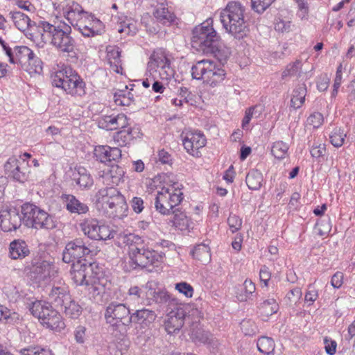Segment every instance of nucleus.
Wrapping results in <instances>:
<instances>
[{
	"label": "nucleus",
	"mask_w": 355,
	"mask_h": 355,
	"mask_svg": "<svg viewBox=\"0 0 355 355\" xmlns=\"http://www.w3.org/2000/svg\"><path fill=\"white\" fill-rule=\"evenodd\" d=\"M71 279L77 286H89L94 296H102L110 284L103 267L96 263L72 264Z\"/></svg>",
	"instance_id": "nucleus-1"
},
{
	"label": "nucleus",
	"mask_w": 355,
	"mask_h": 355,
	"mask_svg": "<svg viewBox=\"0 0 355 355\" xmlns=\"http://www.w3.org/2000/svg\"><path fill=\"white\" fill-rule=\"evenodd\" d=\"M123 243L128 247L129 264L132 269L144 268L163 261L164 252L146 248L144 240L138 235L125 234Z\"/></svg>",
	"instance_id": "nucleus-2"
},
{
	"label": "nucleus",
	"mask_w": 355,
	"mask_h": 355,
	"mask_svg": "<svg viewBox=\"0 0 355 355\" xmlns=\"http://www.w3.org/2000/svg\"><path fill=\"white\" fill-rule=\"evenodd\" d=\"M95 205L98 212L107 218L122 219L128 216L125 198L115 187L99 189L96 193Z\"/></svg>",
	"instance_id": "nucleus-3"
},
{
	"label": "nucleus",
	"mask_w": 355,
	"mask_h": 355,
	"mask_svg": "<svg viewBox=\"0 0 355 355\" xmlns=\"http://www.w3.org/2000/svg\"><path fill=\"white\" fill-rule=\"evenodd\" d=\"M245 7L239 1H230L220 12V21L227 33L236 39L245 37L248 31Z\"/></svg>",
	"instance_id": "nucleus-4"
},
{
	"label": "nucleus",
	"mask_w": 355,
	"mask_h": 355,
	"mask_svg": "<svg viewBox=\"0 0 355 355\" xmlns=\"http://www.w3.org/2000/svg\"><path fill=\"white\" fill-rule=\"evenodd\" d=\"M212 19H208L192 31L191 47L199 53L217 55L220 37L213 27Z\"/></svg>",
	"instance_id": "nucleus-5"
},
{
	"label": "nucleus",
	"mask_w": 355,
	"mask_h": 355,
	"mask_svg": "<svg viewBox=\"0 0 355 355\" xmlns=\"http://www.w3.org/2000/svg\"><path fill=\"white\" fill-rule=\"evenodd\" d=\"M53 87L62 89L66 94L82 98L86 94V83L83 78L69 65H62L51 77Z\"/></svg>",
	"instance_id": "nucleus-6"
},
{
	"label": "nucleus",
	"mask_w": 355,
	"mask_h": 355,
	"mask_svg": "<svg viewBox=\"0 0 355 355\" xmlns=\"http://www.w3.org/2000/svg\"><path fill=\"white\" fill-rule=\"evenodd\" d=\"M40 27L51 39V44L61 53H74L76 40L71 36V27L64 21L50 24L46 21H40Z\"/></svg>",
	"instance_id": "nucleus-7"
},
{
	"label": "nucleus",
	"mask_w": 355,
	"mask_h": 355,
	"mask_svg": "<svg viewBox=\"0 0 355 355\" xmlns=\"http://www.w3.org/2000/svg\"><path fill=\"white\" fill-rule=\"evenodd\" d=\"M24 225L35 230L51 231L58 226L55 217L33 203L25 202L20 207Z\"/></svg>",
	"instance_id": "nucleus-8"
},
{
	"label": "nucleus",
	"mask_w": 355,
	"mask_h": 355,
	"mask_svg": "<svg viewBox=\"0 0 355 355\" xmlns=\"http://www.w3.org/2000/svg\"><path fill=\"white\" fill-rule=\"evenodd\" d=\"M191 73L193 79L202 80L205 84L211 87L220 85L226 76L223 69L209 60L197 62L192 66Z\"/></svg>",
	"instance_id": "nucleus-9"
},
{
	"label": "nucleus",
	"mask_w": 355,
	"mask_h": 355,
	"mask_svg": "<svg viewBox=\"0 0 355 355\" xmlns=\"http://www.w3.org/2000/svg\"><path fill=\"white\" fill-rule=\"evenodd\" d=\"M31 314L37 318L41 324L52 330L61 331L65 324L61 315L54 309L49 302L35 301L30 307Z\"/></svg>",
	"instance_id": "nucleus-10"
},
{
	"label": "nucleus",
	"mask_w": 355,
	"mask_h": 355,
	"mask_svg": "<svg viewBox=\"0 0 355 355\" xmlns=\"http://www.w3.org/2000/svg\"><path fill=\"white\" fill-rule=\"evenodd\" d=\"M183 198V193L178 184H173L170 188L164 187L157 191L155 198V208L162 215L168 216L175 211Z\"/></svg>",
	"instance_id": "nucleus-11"
},
{
	"label": "nucleus",
	"mask_w": 355,
	"mask_h": 355,
	"mask_svg": "<svg viewBox=\"0 0 355 355\" xmlns=\"http://www.w3.org/2000/svg\"><path fill=\"white\" fill-rule=\"evenodd\" d=\"M96 251L88 241L82 238H76L68 242L62 252V260L67 263L74 264L85 263L83 259L86 256H93Z\"/></svg>",
	"instance_id": "nucleus-12"
},
{
	"label": "nucleus",
	"mask_w": 355,
	"mask_h": 355,
	"mask_svg": "<svg viewBox=\"0 0 355 355\" xmlns=\"http://www.w3.org/2000/svg\"><path fill=\"white\" fill-rule=\"evenodd\" d=\"M147 71L153 76L158 73L162 80H168L173 76L174 70L166 49L157 48L153 51L147 64Z\"/></svg>",
	"instance_id": "nucleus-13"
},
{
	"label": "nucleus",
	"mask_w": 355,
	"mask_h": 355,
	"mask_svg": "<svg viewBox=\"0 0 355 355\" xmlns=\"http://www.w3.org/2000/svg\"><path fill=\"white\" fill-rule=\"evenodd\" d=\"M131 313L129 307L117 302H110L106 307L104 316L106 323L114 330L129 326L131 324Z\"/></svg>",
	"instance_id": "nucleus-14"
},
{
	"label": "nucleus",
	"mask_w": 355,
	"mask_h": 355,
	"mask_svg": "<svg viewBox=\"0 0 355 355\" xmlns=\"http://www.w3.org/2000/svg\"><path fill=\"white\" fill-rule=\"evenodd\" d=\"M82 232L89 239L95 241H106L114 239L116 232L110 226L96 218H85L80 223Z\"/></svg>",
	"instance_id": "nucleus-15"
},
{
	"label": "nucleus",
	"mask_w": 355,
	"mask_h": 355,
	"mask_svg": "<svg viewBox=\"0 0 355 355\" xmlns=\"http://www.w3.org/2000/svg\"><path fill=\"white\" fill-rule=\"evenodd\" d=\"M28 162L20 161L16 156H11L4 164V171L10 180L25 183L29 179L31 171Z\"/></svg>",
	"instance_id": "nucleus-16"
},
{
	"label": "nucleus",
	"mask_w": 355,
	"mask_h": 355,
	"mask_svg": "<svg viewBox=\"0 0 355 355\" xmlns=\"http://www.w3.org/2000/svg\"><path fill=\"white\" fill-rule=\"evenodd\" d=\"M189 304H176L168 311L167 320L164 322L165 329L168 334L178 332L184 324V320L190 312Z\"/></svg>",
	"instance_id": "nucleus-17"
},
{
	"label": "nucleus",
	"mask_w": 355,
	"mask_h": 355,
	"mask_svg": "<svg viewBox=\"0 0 355 355\" xmlns=\"http://www.w3.org/2000/svg\"><path fill=\"white\" fill-rule=\"evenodd\" d=\"M53 5L56 10H62L64 17L74 28H77L80 21L83 20L87 13L80 4L74 1L66 3L64 2L58 3L53 1Z\"/></svg>",
	"instance_id": "nucleus-18"
},
{
	"label": "nucleus",
	"mask_w": 355,
	"mask_h": 355,
	"mask_svg": "<svg viewBox=\"0 0 355 355\" xmlns=\"http://www.w3.org/2000/svg\"><path fill=\"white\" fill-rule=\"evenodd\" d=\"M182 144L188 153L196 157L201 156L200 148L207 143L204 134L200 131H188L181 135Z\"/></svg>",
	"instance_id": "nucleus-19"
},
{
	"label": "nucleus",
	"mask_w": 355,
	"mask_h": 355,
	"mask_svg": "<svg viewBox=\"0 0 355 355\" xmlns=\"http://www.w3.org/2000/svg\"><path fill=\"white\" fill-rule=\"evenodd\" d=\"M76 29L85 37H94L104 33L105 25L94 15L87 12Z\"/></svg>",
	"instance_id": "nucleus-20"
},
{
	"label": "nucleus",
	"mask_w": 355,
	"mask_h": 355,
	"mask_svg": "<svg viewBox=\"0 0 355 355\" xmlns=\"http://www.w3.org/2000/svg\"><path fill=\"white\" fill-rule=\"evenodd\" d=\"M24 223V216L15 207L0 210V227L3 232L15 231Z\"/></svg>",
	"instance_id": "nucleus-21"
},
{
	"label": "nucleus",
	"mask_w": 355,
	"mask_h": 355,
	"mask_svg": "<svg viewBox=\"0 0 355 355\" xmlns=\"http://www.w3.org/2000/svg\"><path fill=\"white\" fill-rule=\"evenodd\" d=\"M119 131L113 135L114 143L121 147L130 145L134 139L141 138L143 135L141 128L139 125H130L128 124L124 128H119Z\"/></svg>",
	"instance_id": "nucleus-22"
},
{
	"label": "nucleus",
	"mask_w": 355,
	"mask_h": 355,
	"mask_svg": "<svg viewBox=\"0 0 355 355\" xmlns=\"http://www.w3.org/2000/svg\"><path fill=\"white\" fill-rule=\"evenodd\" d=\"M54 268L53 263L50 261L35 260L32 262L29 276L36 283H41L51 276V273L54 272Z\"/></svg>",
	"instance_id": "nucleus-23"
},
{
	"label": "nucleus",
	"mask_w": 355,
	"mask_h": 355,
	"mask_svg": "<svg viewBox=\"0 0 355 355\" xmlns=\"http://www.w3.org/2000/svg\"><path fill=\"white\" fill-rule=\"evenodd\" d=\"M146 296L147 297V305H150L152 302H154L160 306H166L167 311L171 310V308L176 306V304H179L178 300L166 290L156 291L155 289L150 288L146 292Z\"/></svg>",
	"instance_id": "nucleus-24"
},
{
	"label": "nucleus",
	"mask_w": 355,
	"mask_h": 355,
	"mask_svg": "<svg viewBox=\"0 0 355 355\" xmlns=\"http://www.w3.org/2000/svg\"><path fill=\"white\" fill-rule=\"evenodd\" d=\"M129 119L124 114L102 115L97 119L98 127L107 131H112L124 128L128 124Z\"/></svg>",
	"instance_id": "nucleus-25"
},
{
	"label": "nucleus",
	"mask_w": 355,
	"mask_h": 355,
	"mask_svg": "<svg viewBox=\"0 0 355 355\" xmlns=\"http://www.w3.org/2000/svg\"><path fill=\"white\" fill-rule=\"evenodd\" d=\"M124 175L123 168L117 164H114L107 170H104L100 177L102 178L104 184L114 187L123 180Z\"/></svg>",
	"instance_id": "nucleus-26"
},
{
	"label": "nucleus",
	"mask_w": 355,
	"mask_h": 355,
	"mask_svg": "<svg viewBox=\"0 0 355 355\" xmlns=\"http://www.w3.org/2000/svg\"><path fill=\"white\" fill-rule=\"evenodd\" d=\"M71 295L68 288L64 286H53L49 293V300L50 304H53L56 307H62L69 302Z\"/></svg>",
	"instance_id": "nucleus-27"
},
{
	"label": "nucleus",
	"mask_w": 355,
	"mask_h": 355,
	"mask_svg": "<svg viewBox=\"0 0 355 355\" xmlns=\"http://www.w3.org/2000/svg\"><path fill=\"white\" fill-rule=\"evenodd\" d=\"M71 178L81 189H89L94 184L90 173L80 166L74 168Z\"/></svg>",
	"instance_id": "nucleus-28"
},
{
	"label": "nucleus",
	"mask_w": 355,
	"mask_h": 355,
	"mask_svg": "<svg viewBox=\"0 0 355 355\" xmlns=\"http://www.w3.org/2000/svg\"><path fill=\"white\" fill-rule=\"evenodd\" d=\"M153 15L158 21L163 24H171L175 20V15L168 8L166 0H158L153 11Z\"/></svg>",
	"instance_id": "nucleus-29"
},
{
	"label": "nucleus",
	"mask_w": 355,
	"mask_h": 355,
	"mask_svg": "<svg viewBox=\"0 0 355 355\" xmlns=\"http://www.w3.org/2000/svg\"><path fill=\"white\" fill-rule=\"evenodd\" d=\"M106 58L111 68L117 73H121L123 70L121 59V50L116 45H108L106 47Z\"/></svg>",
	"instance_id": "nucleus-30"
},
{
	"label": "nucleus",
	"mask_w": 355,
	"mask_h": 355,
	"mask_svg": "<svg viewBox=\"0 0 355 355\" xmlns=\"http://www.w3.org/2000/svg\"><path fill=\"white\" fill-rule=\"evenodd\" d=\"M65 202L66 209L71 214H84L89 211V207L86 203L80 201L76 196L70 194L62 196Z\"/></svg>",
	"instance_id": "nucleus-31"
},
{
	"label": "nucleus",
	"mask_w": 355,
	"mask_h": 355,
	"mask_svg": "<svg viewBox=\"0 0 355 355\" xmlns=\"http://www.w3.org/2000/svg\"><path fill=\"white\" fill-rule=\"evenodd\" d=\"M29 254V248L24 240H14L10 243L9 254L12 259H22Z\"/></svg>",
	"instance_id": "nucleus-32"
},
{
	"label": "nucleus",
	"mask_w": 355,
	"mask_h": 355,
	"mask_svg": "<svg viewBox=\"0 0 355 355\" xmlns=\"http://www.w3.org/2000/svg\"><path fill=\"white\" fill-rule=\"evenodd\" d=\"M8 17L15 27L22 32L28 31L34 26L28 16L20 11H11Z\"/></svg>",
	"instance_id": "nucleus-33"
},
{
	"label": "nucleus",
	"mask_w": 355,
	"mask_h": 355,
	"mask_svg": "<svg viewBox=\"0 0 355 355\" xmlns=\"http://www.w3.org/2000/svg\"><path fill=\"white\" fill-rule=\"evenodd\" d=\"M258 312L266 317L271 316L279 310V304L274 297H268L267 299H262L257 304Z\"/></svg>",
	"instance_id": "nucleus-34"
},
{
	"label": "nucleus",
	"mask_w": 355,
	"mask_h": 355,
	"mask_svg": "<svg viewBox=\"0 0 355 355\" xmlns=\"http://www.w3.org/2000/svg\"><path fill=\"white\" fill-rule=\"evenodd\" d=\"M130 317L132 318L131 323L135 322L147 326L155 320L156 314L155 311L152 310L141 309L132 313Z\"/></svg>",
	"instance_id": "nucleus-35"
},
{
	"label": "nucleus",
	"mask_w": 355,
	"mask_h": 355,
	"mask_svg": "<svg viewBox=\"0 0 355 355\" xmlns=\"http://www.w3.org/2000/svg\"><path fill=\"white\" fill-rule=\"evenodd\" d=\"M307 89L304 83L300 84L294 88L291 95V107L294 110L300 108L305 102Z\"/></svg>",
	"instance_id": "nucleus-36"
},
{
	"label": "nucleus",
	"mask_w": 355,
	"mask_h": 355,
	"mask_svg": "<svg viewBox=\"0 0 355 355\" xmlns=\"http://www.w3.org/2000/svg\"><path fill=\"white\" fill-rule=\"evenodd\" d=\"M171 214L174 215L172 223L175 228L180 231H186L189 229L192 221L184 211H181L179 209H175Z\"/></svg>",
	"instance_id": "nucleus-37"
},
{
	"label": "nucleus",
	"mask_w": 355,
	"mask_h": 355,
	"mask_svg": "<svg viewBox=\"0 0 355 355\" xmlns=\"http://www.w3.org/2000/svg\"><path fill=\"white\" fill-rule=\"evenodd\" d=\"M190 254L193 258L200 261L203 264L211 260L210 248L208 244L204 243L195 245Z\"/></svg>",
	"instance_id": "nucleus-38"
},
{
	"label": "nucleus",
	"mask_w": 355,
	"mask_h": 355,
	"mask_svg": "<svg viewBox=\"0 0 355 355\" xmlns=\"http://www.w3.org/2000/svg\"><path fill=\"white\" fill-rule=\"evenodd\" d=\"M14 52L13 64H19L22 68L26 67L30 56L33 55V51L26 46H15Z\"/></svg>",
	"instance_id": "nucleus-39"
},
{
	"label": "nucleus",
	"mask_w": 355,
	"mask_h": 355,
	"mask_svg": "<svg viewBox=\"0 0 355 355\" xmlns=\"http://www.w3.org/2000/svg\"><path fill=\"white\" fill-rule=\"evenodd\" d=\"M263 177L257 169L250 170L245 178V182L250 190H259L263 185Z\"/></svg>",
	"instance_id": "nucleus-40"
},
{
	"label": "nucleus",
	"mask_w": 355,
	"mask_h": 355,
	"mask_svg": "<svg viewBox=\"0 0 355 355\" xmlns=\"http://www.w3.org/2000/svg\"><path fill=\"white\" fill-rule=\"evenodd\" d=\"M255 291V284L251 279H247L236 293V297L240 302H247L252 298Z\"/></svg>",
	"instance_id": "nucleus-41"
},
{
	"label": "nucleus",
	"mask_w": 355,
	"mask_h": 355,
	"mask_svg": "<svg viewBox=\"0 0 355 355\" xmlns=\"http://www.w3.org/2000/svg\"><path fill=\"white\" fill-rule=\"evenodd\" d=\"M28 38L35 44L37 48H43L46 44V33L42 28L38 26H34L28 31Z\"/></svg>",
	"instance_id": "nucleus-42"
},
{
	"label": "nucleus",
	"mask_w": 355,
	"mask_h": 355,
	"mask_svg": "<svg viewBox=\"0 0 355 355\" xmlns=\"http://www.w3.org/2000/svg\"><path fill=\"white\" fill-rule=\"evenodd\" d=\"M258 350L266 355H273L275 344L274 340L268 336L260 337L257 343Z\"/></svg>",
	"instance_id": "nucleus-43"
},
{
	"label": "nucleus",
	"mask_w": 355,
	"mask_h": 355,
	"mask_svg": "<svg viewBox=\"0 0 355 355\" xmlns=\"http://www.w3.org/2000/svg\"><path fill=\"white\" fill-rule=\"evenodd\" d=\"M128 86L125 89L118 90L114 94V101L117 105L129 106L133 101V94L128 91Z\"/></svg>",
	"instance_id": "nucleus-44"
},
{
	"label": "nucleus",
	"mask_w": 355,
	"mask_h": 355,
	"mask_svg": "<svg viewBox=\"0 0 355 355\" xmlns=\"http://www.w3.org/2000/svg\"><path fill=\"white\" fill-rule=\"evenodd\" d=\"M302 64L300 60H296L294 62L287 64L286 69L282 73V78L286 79L288 77H300L302 73Z\"/></svg>",
	"instance_id": "nucleus-45"
},
{
	"label": "nucleus",
	"mask_w": 355,
	"mask_h": 355,
	"mask_svg": "<svg viewBox=\"0 0 355 355\" xmlns=\"http://www.w3.org/2000/svg\"><path fill=\"white\" fill-rule=\"evenodd\" d=\"M62 307H64V313L65 315L71 319L78 318L82 313L83 311L82 307L74 300H71V297L70 298L69 302H68L67 304H65Z\"/></svg>",
	"instance_id": "nucleus-46"
},
{
	"label": "nucleus",
	"mask_w": 355,
	"mask_h": 355,
	"mask_svg": "<svg viewBox=\"0 0 355 355\" xmlns=\"http://www.w3.org/2000/svg\"><path fill=\"white\" fill-rule=\"evenodd\" d=\"M189 334L194 342L206 343L209 338L207 332L200 327V324H193Z\"/></svg>",
	"instance_id": "nucleus-47"
},
{
	"label": "nucleus",
	"mask_w": 355,
	"mask_h": 355,
	"mask_svg": "<svg viewBox=\"0 0 355 355\" xmlns=\"http://www.w3.org/2000/svg\"><path fill=\"white\" fill-rule=\"evenodd\" d=\"M347 137V133L341 128L336 127L329 135L331 144L336 148L341 147Z\"/></svg>",
	"instance_id": "nucleus-48"
},
{
	"label": "nucleus",
	"mask_w": 355,
	"mask_h": 355,
	"mask_svg": "<svg viewBox=\"0 0 355 355\" xmlns=\"http://www.w3.org/2000/svg\"><path fill=\"white\" fill-rule=\"evenodd\" d=\"M21 355H54L53 352L48 347L42 346H29L19 350Z\"/></svg>",
	"instance_id": "nucleus-49"
},
{
	"label": "nucleus",
	"mask_w": 355,
	"mask_h": 355,
	"mask_svg": "<svg viewBox=\"0 0 355 355\" xmlns=\"http://www.w3.org/2000/svg\"><path fill=\"white\" fill-rule=\"evenodd\" d=\"M29 60L27 62L26 67L24 68L28 71L29 73H38L40 74L43 71V62L40 58L35 56L33 53V55L30 56Z\"/></svg>",
	"instance_id": "nucleus-50"
},
{
	"label": "nucleus",
	"mask_w": 355,
	"mask_h": 355,
	"mask_svg": "<svg viewBox=\"0 0 355 355\" xmlns=\"http://www.w3.org/2000/svg\"><path fill=\"white\" fill-rule=\"evenodd\" d=\"M288 145L282 141H277L272 144L271 153L278 159H284L288 155Z\"/></svg>",
	"instance_id": "nucleus-51"
},
{
	"label": "nucleus",
	"mask_w": 355,
	"mask_h": 355,
	"mask_svg": "<svg viewBox=\"0 0 355 355\" xmlns=\"http://www.w3.org/2000/svg\"><path fill=\"white\" fill-rule=\"evenodd\" d=\"M110 151L109 146H97L94 148V155L96 160L102 163L110 162Z\"/></svg>",
	"instance_id": "nucleus-52"
},
{
	"label": "nucleus",
	"mask_w": 355,
	"mask_h": 355,
	"mask_svg": "<svg viewBox=\"0 0 355 355\" xmlns=\"http://www.w3.org/2000/svg\"><path fill=\"white\" fill-rule=\"evenodd\" d=\"M151 245L155 248V250L158 252L161 249L159 252H164V254L168 250L175 249V244L173 242L158 237L152 240Z\"/></svg>",
	"instance_id": "nucleus-53"
},
{
	"label": "nucleus",
	"mask_w": 355,
	"mask_h": 355,
	"mask_svg": "<svg viewBox=\"0 0 355 355\" xmlns=\"http://www.w3.org/2000/svg\"><path fill=\"white\" fill-rule=\"evenodd\" d=\"M144 295H146V293L137 286H131L128 291V300L137 303L145 304L143 301Z\"/></svg>",
	"instance_id": "nucleus-54"
},
{
	"label": "nucleus",
	"mask_w": 355,
	"mask_h": 355,
	"mask_svg": "<svg viewBox=\"0 0 355 355\" xmlns=\"http://www.w3.org/2000/svg\"><path fill=\"white\" fill-rule=\"evenodd\" d=\"M242 218L234 214H230L227 218V224L232 233H235L242 227Z\"/></svg>",
	"instance_id": "nucleus-55"
},
{
	"label": "nucleus",
	"mask_w": 355,
	"mask_h": 355,
	"mask_svg": "<svg viewBox=\"0 0 355 355\" xmlns=\"http://www.w3.org/2000/svg\"><path fill=\"white\" fill-rule=\"evenodd\" d=\"M275 29L279 33H288L291 31V21L282 19L276 18L274 21Z\"/></svg>",
	"instance_id": "nucleus-56"
},
{
	"label": "nucleus",
	"mask_w": 355,
	"mask_h": 355,
	"mask_svg": "<svg viewBox=\"0 0 355 355\" xmlns=\"http://www.w3.org/2000/svg\"><path fill=\"white\" fill-rule=\"evenodd\" d=\"M240 324L241 331L245 336H253L257 331L255 323L251 320H243Z\"/></svg>",
	"instance_id": "nucleus-57"
},
{
	"label": "nucleus",
	"mask_w": 355,
	"mask_h": 355,
	"mask_svg": "<svg viewBox=\"0 0 355 355\" xmlns=\"http://www.w3.org/2000/svg\"><path fill=\"white\" fill-rule=\"evenodd\" d=\"M315 225L318 229V234L320 236H324L328 234L331 230V224L329 218L318 220Z\"/></svg>",
	"instance_id": "nucleus-58"
},
{
	"label": "nucleus",
	"mask_w": 355,
	"mask_h": 355,
	"mask_svg": "<svg viewBox=\"0 0 355 355\" xmlns=\"http://www.w3.org/2000/svg\"><path fill=\"white\" fill-rule=\"evenodd\" d=\"M275 0H252V8L257 13H263Z\"/></svg>",
	"instance_id": "nucleus-59"
},
{
	"label": "nucleus",
	"mask_w": 355,
	"mask_h": 355,
	"mask_svg": "<svg viewBox=\"0 0 355 355\" xmlns=\"http://www.w3.org/2000/svg\"><path fill=\"white\" fill-rule=\"evenodd\" d=\"M323 122V115L318 112L312 113L307 119V123L312 125L313 128H318L322 125Z\"/></svg>",
	"instance_id": "nucleus-60"
},
{
	"label": "nucleus",
	"mask_w": 355,
	"mask_h": 355,
	"mask_svg": "<svg viewBox=\"0 0 355 355\" xmlns=\"http://www.w3.org/2000/svg\"><path fill=\"white\" fill-rule=\"evenodd\" d=\"M271 272L268 266L266 265L261 266L259 270V279L262 284V287H268L269 282L271 279Z\"/></svg>",
	"instance_id": "nucleus-61"
},
{
	"label": "nucleus",
	"mask_w": 355,
	"mask_h": 355,
	"mask_svg": "<svg viewBox=\"0 0 355 355\" xmlns=\"http://www.w3.org/2000/svg\"><path fill=\"white\" fill-rule=\"evenodd\" d=\"M175 289L179 291V293H182L187 297H191L193 294V287L185 282H182L180 283H177L175 284Z\"/></svg>",
	"instance_id": "nucleus-62"
},
{
	"label": "nucleus",
	"mask_w": 355,
	"mask_h": 355,
	"mask_svg": "<svg viewBox=\"0 0 355 355\" xmlns=\"http://www.w3.org/2000/svg\"><path fill=\"white\" fill-rule=\"evenodd\" d=\"M318 297V290L315 289V288L312 286L309 285L308 286V290L305 294L304 297V301L305 302L308 303L309 306H311L313 304V302L317 300Z\"/></svg>",
	"instance_id": "nucleus-63"
},
{
	"label": "nucleus",
	"mask_w": 355,
	"mask_h": 355,
	"mask_svg": "<svg viewBox=\"0 0 355 355\" xmlns=\"http://www.w3.org/2000/svg\"><path fill=\"white\" fill-rule=\"evenodd\" d=\"M298 8V15L302 19L308 15L309 11V0H294Z\"/></svg>",
	"instance_id": "nucleus-64"
}]
</instances>
